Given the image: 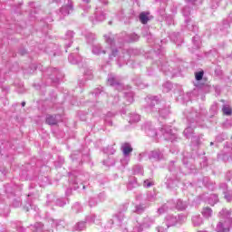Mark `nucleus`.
<instances>
[{
  "label": "nucleus",
  "mask_w": 232,
  "mask_h": 232,
  "mask_svg": "<svg viewBox=\"0 0 232 232\" xmlns=\"http://www.w3.org/2000/svg\"><path fill=\"white\" fill-rule=\"evenodd\" d=\"M103 37L106 44L110 46V50H111V53H109L110 61H113L115 57H118L117 63L120 67L122 66L121 63H123L124 64H130V62H126V59H130V53H128L127 51H124L122 47L115 44V36L111 33H109L107 34H104Z\"/></svg>",
  "instance_id": "obj_1"
},
{
  "label": "nucleus",
  "mask_w": 232,
  "mask_h": 232,
  "mask_svg": "<svg viewBox=\"0 0 232 232\" xmlns=\"http://www.w3.org/2000/svg\"><path fill=\"white\" fill-rule=\"evenodd\" d=\"M200 120L204 121V118L200 116V114L195 110L192 109L191 111L187 112V121L188 122V126L183 131L185 137H187V139H191L192 144H197V146H198V140H197V138L193 136V128H195L193 123H198V121Z\"/></svg>",
  "instance_id": "obj_2"
},
{
  "label": "nucleus",
  "mask_w": 232,
  "mask_h": 232,
  "mask_svg": "<svg viewBox=\"0 0 232 232\" xmlns=\"http://www.w3.org/2000/svg\"><path fill=\"white\" fill-rule=\"evenodd\" d=\"M220 221L217 224L216 231L217 232H229L232 227V218L231 212L227 209H222L219 212Z\"/></svg>",
  "instance_id": "obj_3"
},
{
  "label": "nucleus",
  "mask_w": 232,
  "mask_h": 232,
  "mask_svg": "<svg viewBox=\"0 0 232 232\" xmlns=\"http://www.w3.org/2000/svg\"><path fill=\"white\" fill-rule=\"evenodd\" d=\"M173 200H171L160 208L158 210L160 215H162V213H166L168 209H173V208H176V209H179V211H184V209L188 208V203L182 201V199H178L175 205H173Z\"/></svg>",
  "instance_id": "obj_4"
},
{
  "label": "nucleus",
  "mask_w": 232,
  "mask_h": 232,
  "mask_svg": "<svg viewBox=\"0 0 232 232\" xmlns=\"http://www.w3.org/2000/svg\"><path fill=\"white\" fill-rule=\"evenodd\" d=\"M182 14L185 17V24L188 30H189L190 32H198V26H197L195 23L188 18L189 14H191V9L189 8V6H185L182 9Z\"/></svg>",
  "instance_id": "obj_5"
},
{
  "label": "nucleus",
  "mask_w": 232,
  "mask_h": 232,
  "mask_svg": "<svg viewBox=\"0 0 232 232\" xmlns=\"http://www.w3.org/2000/svg\"><path fill=\"white\" fill-rule=\"evenodd\" d=\"M155 224V220L151 218H145L142 221V224H137L133 228V232H142L144 229L151 227Z\"/></svg>",
  "instance_id": "obj_6"
},
{
  "label": "nucleus",
  "mask_w": 232,
  "mask_h": 232,
  "mask_svg": "<svg viewBox=\"0 0 232 232\" xmlns=\"http://www.w3.org/2000/svg\"><path fill=\"white\" fill-rule=\"evenodd\" d=\"M121 151H122L124 159L121 160V162L122 166H126L130 162V153H131L133 151V148L131 147V144L123 143L121 145Z\"/></svg>",
  "instance_id": "obj_7"
},
{
  "label": "nucleus",
  "mask_w": 232,
  "mask_h": 232,
  "mask_svg": "<svg viewBox=\"0 0 232 232\" xmlns=\"http://www.w3.org/2000/svg\"><path fill=\"white\" fill-rule=\"evenodd\" d=\"M160 132L165 140H170V142H173L177 139V133L173 132V130H171V126H162Z\"/></svg>",
  "instance_id": "obj_8"
},
{
  "label": "nucleus",
  "mask_w": 232,
  "mask_h": 232,
  "mask_svg": "<svg viewBox=\"0 0 232 232\" xmlns=\"http://www.w3.org/2000/svg\"><path fill=\"white\" fill-rule=\"evenodd\" d=\"M55 3L58 5V3L63 2L64 5L60 9V14L62 15H70L71 12H73V3L72 0H54Z\"/></svg>",
  "instance_id": "obj_9"
},
{
  "label": "nucleus",
  "mask_w": 232,
  "mask_h": 232,
  "mask_svg": "<svg viewBox=\"0 0 232 232\" xmlns=\"http://www.w3.org/2000/svg\"><path fill=\"white\" fill-rule=\"evenodd\" d=\"M142 130H144L145 133H147L148 137H150L152 140L158 141L159 140V133L153 128L151 122H147L142 126Z\"/></svg>",
  "instance_id": "obj_10"
},
{
  "label": "nucleus",
  "mask_w": 232,
  "mask_h": 232,
  "mask_svg": "<svg viewBox=\"0 0 232 232\" xmlns=\"http://www.w3.org/2000/svg\"><path fill=\"white\" fill-rule=\"evenodd\" d=\"M186 220V217L179 215L178 218L177 216L169 215L166 217V226L167 227H171V226H176L177 224H182Z\"/></svg>",
  "instance_id": "obj_11"
},
{
  "label": "nucleus",
  "mask_w": 232,
  "mask_h": 232,
  "mask_svg": "<svg viewBox=\"0 0 232 232\" xmlns=\"http://www.w3.org/2000/svg\"><path fill=\"white\" fill-rule=\"evenodd\" d=\"M106 19V11L102 10L101 7H96L94 19L93 17H90L91 23L95 24V23H102Z\"/></svg>",
  "instance_id": "obj_12"
},
{
  "label": "nucleus",
  "mask_w": 232,
  "mask_h": 232,
  "mask_svg": "<svg viewBox=\"0 0 232 232\" xmlns=\"http://www.w3.org/2000/svg\"><path fill=\"white\" fill-rule=\"evenodd\" d=\"M123 220H124V212L119 211L112 216L111 222L112 226L121 227V226H122Z\"/></svg>",
  "instance_id": "obj_13"
},
{
  "label": "nucleus",
  "mask_w": 232,
  "mask_h": 232,
  "mask_svg": "<svg viewBox=\"0 0 232 232\" xmlns=\"http://www.w3.org/2000/svg\"><path fill=\"white\" fill-rule=\"evenodd\" d=\"M107 82L108 84H110V86H114V88H116V90H118L119 92H121V90H122L123 88V86L117 82V79L113 74L108 75Z\"/></svg>",
  "instance_id": "obj_14"
},
{
  "label": "nucleus",
  "mask_w": 232,
  "mask_h": 232,
  "mask_svg": "<svg viewBox=\"0 0 232 232\" xmlns=\"http://www.w3.org/2000/svg\"><path fill=\"white\" fill-rule=\"evenodd\" d=\"M92 53L93 55H102V53H106V50L102 48V45L101 44H96L92 45Z\"/></svg>",
  "instance_id": "obj_15"
},
{
  "label": "nucleus",
  "mask_w": 232,
  "mask_h": 232,
  "mask_svg": "<svg viewBox=\"0 0 232 232\" xmlns=\"http://www.w3.org/2000/svg\"><path fill=\"white\" fill-rule=\"evenodd\" d=\"M191 220L194 227H198L204 224V220L202 219V217H200V215L192 216Z\"/></svg>",
  "instance_id": "obj_16"
},
{
  "label": "nucleus",
  "mask_w": 232,
  "mask_h": 232,
  "mask_svg": "<svg viewBox=\"0 0 232 232\" xmlns=\"http://www.w3.org/2000/svg\"><path fill=\"white\" fill-rule=\"evenodd\" d=\"M146 102H148L149 106L150 108H153L154 106H158L159 108V97L158 96H150L146 99Z\"/></svg>",
  "instance_id": "obj_17"
},
{
  "label": "nucleus",
  "mask_w": 232,
  "mask_h": 232,
  "mask_svg": "<svg viewBox=\"0 0 232 232\" xmlns=\"http://www.w3.org/2000/svg\"><path fill=\"white\" fill-rule=\"evenodd\" d=\"M139 19L142 24H148V21L151 19L150 12H142L140 14Z\"/></svg>",
  "instance_id": "obj_18"
},
{
  "label": "nucleus",
  "mask_w": 232,
  "mask_h": 232,
  "mask_svg": "<svg viewBox=\"0 0 232 232\" xmlns=\"http://www.w3.org/2000/svg\"><path fill=\"white\" fill-rule=\"evenodd\" d=\"M58 117L61 118V116L59 115L53 116V115L48 114L46 116V123L49 124L50 126H55V124L59 122V119H57Z\"/></svg>",
  "instance_id": "obj_19"
},
{
  "label": "nucleus",
  "mask_w": 232,
  "mask_h": 232,
  "mask_svg": "<svg viewBox=\"0 0 232 232\" xmlns=\"http://www.w3.org/2000/svg\"><path fill=\"white\" fill-rule=\"evenodd\" d=\"M165 184L167 188L173 189V188H177V186H179V179L169 177L167 178V181Z\"/></svg>",
  "instance_id": "obj_20"
},
{
  "label": "nucleus",
  "mask_w": 232,
  "mask_h": 232,
  "mask_svg": "<svg viewBox=\"0 0 232 232\" xmlns=\"http://www.w3.org/2000/svg\"><path fill=\"white\" fill-rule=\"evenodd\" d=\"M88 179H90V175H88V174H86V179H84L83 175H79L76 178V180L73 183V189H74V191H77V189H79V182H81L79 180H82V182H85L86 180H88Z\"/></svg>",
  "instance_id": "obj_21"
},
{
  "label": "nucleus",
  "mask_w": 232,
  "mask_h": 232,
  "mask_svg": "<svg viewBox=\"0 0 232 232\" xmlns=\"http://www.w3.org/2000/svg\"><path fill=\"white\" fill-rule=\"evenodd\" d=\"M169 107L166 108H160L159 114H160V121H162V119H168L169 116Z\"/></svg>",
  "instance_id": "obj_22"
},
{
  "label": "nucleus",
  "mask_w": 232,
  "mask_h": 232,
  "mask_svg": "<svg viewBox=\"0 0 232 232\" xmlns=\"http://www.w3.org/2000/svg\"><path fill=\"white\" fill-rule=\"evenodd\" d=\"M73 35H74V33H73V31H67L66 32V34H65V39L67 40V41H69V43H68V44H66L65 45V48H66V50H65V52H68V48H70V46H72V39H73Z\"/></svg>",
  "instance_id": "obj_23"
},
{
  "label": "nucleus",
  "mask_w": 232,
  "mask_h": 232,
  "mask_svg": "<svg viewBox=\"0 0 232 232\" xmlns=\"http://www.w3.org/2000/svg\"><path fill=\"white\" fill-rule=\"evenodd\" d=\"M91 0H82V3L80 4V8L83 10V12L87 13L92 10V5H90Z\"/></svg>",
  "instance_id": "obj_24"
},
{
  "label": "nucleus",
  "mask_w": 232,
  "mask_h": 232,
  "mask_svg": "<svg viewBox=\"0 0 232 232\" xmlns=\"http://www.w3.org/2000/svg\"><path fill=\"white\" fill-rule=\"evenodd\" d=\"M201 215H203L204 218H211L213 217V209L209 207H205L201 211Z\"/></svg>",
  "instance_id": "obj_25"
},
{
  "label": "nucleus",
  "mask_w": 232,
  "mask_h": 232,
  "mask_svg": "<svg viewBox=\"0 0 232 232\" xmlns=\"http://www.w3.org/2000/svg\"><path fill=\"white\" fill-rule=\"evenodd\" d=\"M170 39H171V41L176 43L178 44V46H180V44H182V43H183L182 36H180L179 33H174L170 36Z\"/></svg>",
  "instance_id": "obj_26"
},
{
  "label": "nucleus",
  "mask_w": 232,
  "mask_h": 232,
  "mask_svg": "<svg viewBox=\"0 0 232 232\" xmlns=\"http://www.w3.org/2000/svg\"><path fill=\"white\" fill-rule=\"evenodd\" d=\"M159 68L160 70H161V72H164V73L168 75V72H169V67L166 61H164L163 59L160 60Z\"/></svg>",
  "instance_id": "obj_27"
},
{
  "label": "nucleus",
  "mask_w": 232,
  "mask_h": 232,
  "mask_svg": "<svg viewBox=\"0 0 232 232\" xmlns=\"http://www.w3.org/2000/svg\"><path fill=\"white\" fill-rule=\"evenodd\" d=\"M86 229V222L84 221H81L78 222L73 227H72V231H82Z\"/></svg>",
  "instance_id": "obj_28"
},
{
  "label": "nucleus",
  "mask_w": 232,
  "mask_h": 232,
  "mask_svg": "<svg viewBox=\"0 0 232 232\" xmlns=\"http://www.w3.org/2000/svg\"><path fill=\"white\" fill-rule=\"evenodd\" d=\"M218 202V196L217 194H211L208 198V204L215 206Z\"/></svg>",
  "instance_id": "obj_29"
},
{
  "label": "nucleus",
  "mask_w": 232,
  "mask_h": 232,
  "mask_svg": "<svg viewBox=\"0 0 232 232\" xmlns=\"http://www.w3.org/2000/svg\"><path fill=\"white\" fill-rule=\"evenodd\" d=\"M149 159L159 160L160 159V150H153L150 153Z\"/></svg>",
  "instance_id": "obj_30"
},
{
  "label": "nucleus",
  "mask_w": 232,
  "mask_h": 232,
  "mask_svg": "<svg viewBox=\"0 0 232 232\" xmlns=\"http://www.w3.org/2000/svg\"><path fill=\"white\" fill-rule=\"evenodd\" d=\"M222 111L224 115H227V117H229L230 115H232V109L231 106L225 104L222 107Z\"/></svg>",
  "instance_id": "obj_31"
},
{
  "label": "nucleus",
  "mask_w": 232,
  "mask_h": 232,
  "mask_svg": "<svg viewBox=\"0 0 232 232\" xmlns=\"http://www.w3.org/2000/svg\"><path fill=\"white\" fill-rule=\"evenodd\" d=\"M124 97L125 99H127V102H129V104H131V102H133V92L129 91V92H124Z\"/></svg>",
  "instance_id": "obj_32"
},
{
  "label": "nucleus",
  "mask_w": 232,
  "mask_h": 232,
  "mask_svg": "<svg viewBox=\"0 0 232 232\" xmlns=\"http://www.w3.org/2000/svg\"><path fill=\"white\" fill-rule=\"evenodd\" d=\"M192 43L196 49L200 48V45L202 44V41L200 40V36L196 35L192 39Z\"/></svg>",
  "instance_id": "obj_33"
},
{
  "label": "nucleus",
  "mask_w": 232,
  "mask_h": 232,
  "mask_svg": "<svg viewBox=\"0 0 232 232\" xmlns=\"http://www.w3.org/2000/svg\"><path fill=\"white\" fill-rule=\"evenodd\" d=\"M172 88H173V84L170 82H167L163 83L164 93H168L169 92H171Z\"/></svg>",
  "instance_id": "obj_34"
},
{
  "label": "nucleus",
  "mask_w": 232,
  "mask_h": 232,
  "mask_svg": "<svg viewBox=\"0 0 232 232\" xmlns=\"http://www.w3.org/2000/svg\"><path fill=\"white\" fill-rule=\"evenodd\" d=\"M133 171H134V175H144V169L140 165L134 166Z\"/></svg>",
  "instance_id": "obj_35"
},
{
  "label": "nucleus",
  "mask_w": 232,
  "mask_h": 232,
  "mask_svg": "<svg viewBox=\"0 0 232 232\" xmlns=\"http://www.w3.org/2000/svg\"><path fill=\"white\" fill-rule=\"evenodd\" d=\"M139 121H140V115H139L137 113H131L130 115V123L139 122Z\"/></svg>",
  "instance_id": "obj_36"
},
{
  "label": "nucleus",
  "mask_w": 232,
  "mask_h": 232,
  "mask_svg": "<svg viewBox=\"0 0 232 232\" xmlns=\"http://www.w3.org/2000/svg\"><path fill=\"white\" fill-rule=\"evenodd\" d=\"M68 59H69V63H71V64H79V63H81V58H79V60H77V58H75L73 53H71L69 55Z\"/></svg>",
  "instance_id": "obj_37"
},
{
  "label": "nucleus",
  "mask_w": 232,
  "mask_h": 232,
  "mask_svg": "<svg viewBox=\"0 0 232 232\" xmlns=\"http://www.w3.org/2000/svg\"><path fill=\"white\" fill-rule=\"evenodd\" d=\"M115 148L113 146H109L105 149H103V153H106L107 155H114L115 153Z\"/></svg>",
  "instance_id": "obj_38"
},
{
  "label": "nucleus",
  "mask_w": 232,
  "mask_h": 232,
  "mask_svg": "<svg viewBox=\"0 0 232 232\" xmlns=\"http://www.w3.org/2000/svg\"><path fill=\"white\" fill-rule=\"evenodd\" d=\"M144 209H146V207H144V205H137L135 207V213H137L138 215H140L142 213H144Z\"/></svg>",
  "instance_id": "obj_39"
},
{
  "label": "nucleus",
  "mask_w": 232,
  "mask_h": 232,
  "mask_svg": "<svg viewBox=\"0 0 232 232\" xmlns=\"http://www.w3.org/2000/svg\"><path fill=\"white\" fill-rule=\"evenodd\" d=\"M224 197H225V200H227V202H232V191L231 190H227L224 191Z\"/></svg>",
  "instance_id": "obj_40"
},
{
  "label": "nucleus",
  "mask_w": 232,
  "mask_h": 232,
  "mask_svg": "<svg viewBox=\"0 0 232 232\" xmlns=\"http://www.w3.org/2000/svg\"><path fill=\"white\" fill-rule=\"evenodd\" d=\"M139 39H140V36L137 34L133 33L129 35L128 41L129 43H135V41H139Z\"/></svg>",
  "instance_id": "obj_41"
},
{
  "label": "nucleus",
  "mask_w": 232,
  "mask_h": 232,
  "mask_svg": "<svg viewBox=\"0 0 232 232\" xmlns=\"http://www.w3.org/2000/svg\"><path fill=\"white\" fill-rule=\"evenodd\" d=\"M72 209L74 211V213H81V211H82V207H81L80 203H75Z\"/></svg>",
  "instance_id": "obj_42"
},
{
  "label": "nucleus",
  "mask_w": 232,
  "mask_h": 232,
  "mask_svg": "<svg viewBox=\"0 0 232 232\" xmlns=\"http://www.w3.org/2000/svg\"><path fill=\"white\" fill-rule=\"evenodd\" d=\"M147 200H149V202H155V200H157V195H155V193H149L147 195Z\"/></svg>",
  "instance_id": "obj_43"
},
{
  "label": "nucleus",
  "mask_w": 232,
  "mask_h": 232,
  "mask_svg": "<svg viewBox=\"0 0 232 232\" xmlns=\"http://www.w3.org/2000/svg\"><path fill=\"white\" fill-rule=\"evenodd\" d=\"M86 39H87L88 43H92V42L95 41V34H93V33L87 34Z\"/></svg>",
  "instance_id": "obj_44"
},
{
  "label": "nucleus",
  "mask_w": 232,
  "mask_h": 232,
  "mask_svg": "<svg viewBox=\"0 0 232 232\" xmlns=\"http://www.w3.org/2000/svg\"><path fill=\"white\" fill-rule=\"evenodd\" d=\"M103 165L104 166H115V161L109 158L108 160H103Z\"/></svg>",
  "instance_id": "obj_45"
},
{
  "label": "nucleus",
  "mask_w": 232,
  "mask_h": 232,
  "mask_svg": "<svg viewBox=\"0 0 232 232\" xmlns=\"http://www.w3.org/2000/svg\"><path fill=\"white\" fill-rule=\"evenodd\" d=\"M109 102H111V104H117V102H119V96L109 97Z\"/></svg>",
  "instance_id": "obj_46"
},
{
  "label": "nucleus",
  "mask_w": 232,
  "mask_h": 232,
  "mask_svg": "<svg viewBox=\"0 0 232 232\" xmlns=\"http://www.w3.org/2000/svg\"><path fill=\"white\" fill-rule=\"evenodd\" d=\"M155 183H153V181L150 180V179H146L143 182V187L144 188H151V186H153Z\"/></svg>",
  "instance_id": "obj_47"
},
{
  "label": "nucleus",
  "mask_w": 232,
  "mask_h": 232,
  "mask_svg": "<svg viewBox=\"0 0 232 232\" xmlns=\"http://www.w3.org/2000/svg\"><path fill=\"white\" fill-rule=\"evenodd\" d=\"M96 205H97V199H95V198H91L89 199L90 208H95Z\"/></svg>",
  "instance_id": "obj_48"
},
{
  "label": "nucleus",
  "mask_w": 232,
  "mask_h": 232,
  "mask_svg": "<svg viewBox=\"0 0 232 232\" xmlns=\"http://www.w3.org/2000/svg\"><path fill=\"white\" fill-rule=\"evenodd\" d=\"M202 77H204V72L203 71L196 72V81H202Z\"/></svg>",
  "instance_id": "obj_49"
},
{
  "label": "nucleus",
  "mask_w": 232,
  "mask_h": 232,
  "mask_svg": "<svg viewBox=\"0 0 232 232\" xmlns=\"http://www.w3.org/2000/svg\"><path fill=\"white\" fill-rule=\"evenodd\" d=\"M95 218H96V216L95 215H91V216H87L86 217V222H95Z\"/></svg>",
  "instance_id": "obj_50"
},
{
  "label": "nucleus",
  "mask_w": 232,
  "mask_h": 232,
  "mask_svg": "<svg viewBox=\"0 0 232 232\" xmlns=\"http://www.w3.org/2000/svg\"><path fill=\"white\" fill-rule=\"evenodd\" d=\"M218 111V105L217 103H214L211 107H210V111L212 113H217V111Z\"/></svg>",
  "instance_id": "obj_51"
},
{
  "label": "nucleus",
  "mask_w": 232,
  "mask_h": 232,
  "mask_svg": "<svg viewBox=\"0 0 232 232\" xmlns=\"http://www.w3.org/2000/svg\"><path fill=\"white\" fill-rule=\"evenodd\" d=\"M218 3H220V0H212L211 8L215 10V8H218Z\"/></svg>",
  "instance_id": "obj_52"
},
{
  "label": "nucleus",
  "mask_w": 232,
  "mask_h": 232,
  "mask_svg": "<svg viewBox=\"0 0 232 232\" xmlns=\"http://www.w3.org/2000/svg\"><path fill=\"white\" fill-rule=\"evenodd\" d=\"M226 139H227V135L226 134H221L217 137V140H218V142H222V140H226Z\"/></svg>",
  "instance_id": "obj_53"
},
{
  "label": "nucleus",
  "mask_w": 232,
  "mask_h": 232,
  "mask_svg": "<svg viewBox=\"0 0 232 232\" xmlns=\"http://www.w3.org/2000/svg\"><path fill=\"white\" fill-rule=\"evenodd\" d=\"M218 159L220 160H229V158H227V154H218Z\"/></svg>",
  "instance_id": "obj_54"
},
{
  "label": "nucleus",
  "mask_w": 232,
  "mask_h": 232,
  "mask_svg": "<svg viewBox=\"0 0 232 232\" xmlns=\"http://www.w3.org/2000/svg\"><path fill=\"white\" fill-rule=\"evenodd\" d=\"M219 189H223V193L224 191H227V183H221L219 185Z\"/></svg>",
  "instance_id": "obj_55"
},
{
  "label": "nucleus",
  "mask_w": 232,
  "mask_h": 232,
  "mask_svg": "<svg viewBox=\"0 0 232 232\" xmlns=\"http://www.w3.org/2000/svg\"><path fill=\"white\" fill-rule=\"evenodd\" d=\"M56 205L60 206V208H63V206L66 205V202H64L63 199H57Z\"/></svg>",
  "instance_id": "obj_56"
},
{
  "label": "nucleus",
  "mask_w": 232,
  "mask_h": 232,
  "mask_svg": "<svg viewBox=\"0 0 232 232\" xmlns=\"http://www.w3.org/2000/svg\"><path fill=\"white\" fill-rule=\"evenodd\" d=\"M131 186H137V180H134V182L130 181L127 185L128 189H131Z\"/></svg>",
  "instance_id": "obj_57"
},
{
  "label": "nucleus",
  "mask_w": 232,
  "mask_h": 232,
  "mask_svg": "<svg viewBox=\"0 0 232 232\" xmlns=\"http://www.w3.org/2000/svg\"><path fill=\"white\" fill-rule=\"evenodd\" d=\"M165 19H166L168 24H173V17H171V16H166Z\"/></svg>",
  "instance_id": "obj_58"
},
{
  "label": "nucleus",
  "mask_w": 232,
  "mask_h": 232,
  "mask_svg": "<svg viewBox=\"0 0 232 232\" xmlns=\"http://www.w3.org/2000/svg\"><path fill=\"white\" fill-rule=\"evenodd\" d=\"M224 126H225V128H229V126H232V122L229 121H227L224 123Z\"/></svg>",
  "instance_id": "obj_59"
},
{
  "label": "nucleus",
  "mask_w": 232,
  "mask_h": 232,
  "mask_svg": "<svg viewBox=\"0 0 232 232\" xmlns=\"http://www.w3.org/2000/svg\"><path fill=\"white\" fill-rule=\"evenodd\" d=\"M159 12H160V15H161V17H164V12H166V9L162 7V9H160Z\"/></svg>",
  "instance_id": "obj_60"
},
{
  "label": "nucleus",
  "mask_w": 232,
  "mask_h": 232,
  "mask_svg": "<svg viewBox=\"0 0 232 232\" xmlns=\"http://www.w3.org/2000/svg\"><path fill=\"white\" fill-rule=\"evenodd\" d=\"M101 93H102V91H101V89H96L94 92L95 95H101Z\"/></svg>",
  "instance_id": "obj_61"
},
{
  "label": "nucleus",
  "mask_w": 232,
  "mask_h": 232,
  "mask_svg": "<svg viewBox=\"0 0 232 232\" xmlns=\"http://www.w3.org/2000/svg\"><path fill=\"white\" fill-rule=\"evenodd\" d=\"M157 229H158V232H166V229H164V227H159Z\"/></svg>",
  "instance_id": "obj_62"
},
{
  "label": "nucleus",
  "mask_w": 232,
  "mask_h": 232,
  "mask_svg": "<svg viewBox=\"0 0 232 232\" xmlns=\"http://www.w3.org/2000/svg\"><path fill=\"white\" fill-rule=\"evenodd\" d=\"M102 5H108V0H99Z\"/></svg>",
  "instance_id": "obj_63"
},
{
  "label": "nucleus",
  "mask_w": 232,
  "mask_h": 232,
  "mask_svg": "<svg viewBox=\"0 0 232 232\" xmlns=\"http://www.w3.org/2000/svg\"><path fill=\"white\" fill-rule=\"evenodd\" d=\"M226 148H228L229 150H231L232 149V144L230 143H227L226 145H225V149Z\"/></svg>",
  "instance_id": "obj_64"
}]
</instances>
